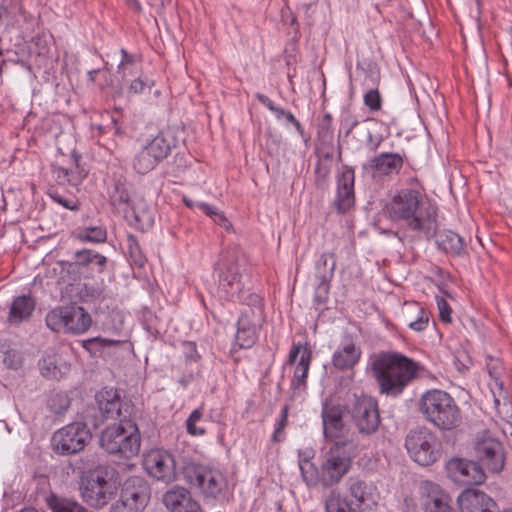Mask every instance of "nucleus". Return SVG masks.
<instances>
[{"label":"nucleus","mask_w":512,"mask_h":512,"mask_svg":"<svg viewBox=\"0 0 512 512\" xmlns=\"http://www.w3.org/2000/svg\"><path fill=\"white\" fill-rule=\"evenodd\" d=\"M123 342L120 340L94 337L82 341V347L88 351L91 355H97L102 350L108 347L120 346Z\"/></svg>","instance_id":"nucleus-34"},{"label":"nucleus","mask_w":512,"mask_h":512,"mask_svg":"<svg viewBox=\"0 0 512 512\" xmlns=\"http://www.w3.org/2000/svg\"><path fill=\"white\" fill-rule=\"evenodd\" d=\"M186 351V358L189 361H197L200 358V355L197 352L196 344L193 342H185L183 344Z\"/></svg>","instance_id":"nucleus-54"},{"label":"nucleus","mask_w":512,"mask_h":512,"mask_svg":"<svg viewBox=\"0 0 512 512\" xmlns=\"http://www.w3.org/2000/svg\"><path fill=\"white\" fill-rule=\"evenodd\" d=\"M379 78H380V76H379V72H377V73H376V76H375V80H376V81H378V80H379Z\"/></svg>","instance_id":"nucleus-64"},{"label":"nucleus","mask_w":512,"mask_h":512,"mask_svg":"<svg viewBox=\"0 0 512 512\" xmlns=\"http://www.w3.org/2000/svg\"><path fill=\"white\" fill-rule=\"evenodd\" d=\"M45 322L47 327L54 332L79 335L89 330L92 318L82 306L67 305L49 311Z\"/></svg>","instance_id":"nucleus-7"},{"label":"nucleus","mask_w":512,"mask_h":512,"mask_svg":"<svg viewBox=\"0 0 512 512\" xmlns=\"http://www.w3.org/2000/svg\"><path fill=\"white\" fill-rule=\"evenodd\" d=\"M265 321L263 308H257L252 310H242L241 316L238 320V325L243 326V322L246 323L245 327L260 330Z\"/></svg>","instance_id":"nucleus-37"},{"label":"nucleus","mask_w":512,"mask_h":512,"mask_svg":"<svg viewBox=\"0 0 512 512\" xmlns=\"http://www.w3.org/2000/svg\"><path fill=\"white\" fill-rule=\"evenodd\" d=\"M299 467H300L302 476L306 481H312L314 479L315 469L311 462H309L308 460H304V461L300 462Z\"/></svg>","instance_id":"nucleus-49"},{"label":"nucleus","mask_w":512,"mask_h":512,"mask_svg":"<svg viewBox=\"0 0 512 512\" xmlns=\"http://www.w3.org/2000/svg\"><path fill=\"white\" fill-rule=\"evenodd\" d=\"M246 263V255L237 245L227 247L220 255L217 263L219 291L229 300L238 299L243 291Z\"/></svg>","instance_id":"nucleus-5"},{"label":"nucleus","mask_w":512,"mask_h":512,"mask_svg":"<svg viewBox=\"0 0 512 512\" xmlns=\"http://www.w3.org/2000/svg\"><path fill=\"white\" fill-rule=\"evenodd\" d=\"M354 202V172L345 170L337 180L335 205L339 212L345 213L354 205Z\"/></svg>","instance_id":"nucleus-26"},{"label":"nucleus","mask_w":512,"mask_h":512,"mask_svg":"<svg viewBox=\"0 0 512 512\" xmlns=\"http://www.w3.org/2000/svg\"><path fill=\"white\" fill-rule=\"evenodd\" d=\"M299 356L298 363L294 369V376L291 387L294 390H305L308 371L312 358V351L310 346L305 343L295 344L289 352L287 362L293 364Z\"/></svg>","instance_id":"nucleus-18"},{"label":"nucleus","mask_w":512,"mask_h":512,"mask_svg":"<svg viewBox=\"0 0 512 512\" xmlns=\"http://www.w3.org/2000/svg\"><path fill=\"white\" fill-rule=\"evenodd\" d=\"M100 446L109 454L125 459L138 455L141 435L138 426L130 419H120L107 426L101 433Z\"/></svg>","instance_id":"nucleus-4"},{"label":"nucleus","mask_w":512,"mask_h":512,"mask_svg":"<svg viewBox=\"0 0 512 512\" xmlns=\"http://www.w3.org/2000/svg\"><path fill=\"white\" fill-rule=\"evenodd\" d=\"M424 489L426 491L425 512H453L450 497L441 490L439 485L427 482Z\"/></svg>","instance_id":"nucleus-28"},{"label":"nucleus","mask_w":512,"mask_h":512,"mask_svg":"<svg viewBox=\"0 0 512 512\" xmlns=\"http://www.w3.org/2000/svg\"><path fill=\"white\" fill-rule=\"evenodd\" d=\"M334 165L335 163L332 154L325 153L319 157L315 166V185L318 188L323 189L326 187Z\"/></svg>","instance_id":"nucleus-33"},{"label":"nucleus","mask_w":512,"mask_h":512,"mask_svg":"<svg viewBox=\"0 0 512 512\" xmlns=\"http://www.w3.org/2000/svg\"><path fill=\"white\" fill-rule=\"evenodd\" d=\"M35 305V300L30 295H22L16 297L10 306L8 315L9 322L18 324L28 319L32 315L35 309Z\"/></svg>","instance_id":"nucleus-30"},{"label":"nucleus","mask_w":512,"mask_h":512,"mask_svg":"<svg viewBox=\"0 0 512 512\" xmlns=\"http://www.w3.org/2000/svg\"><path fill=\"white\" fill-rule=\"evenodd\" d=\"M362 351L351 339H346L332 356L335 368L345 371L352 369L360 360Z\"/></svg>","instance_id":"nucleus-27"},{"label":"nucleus","mask_w":512,"mask_h":512,"mask_svg":"<svg viewBox=\"0 0 512 512\" xmlns=\"http://www.w3.org/2000/svg\"><path fill=\"white\" fill-rule=\"evenodd\" d=\"M109 512H140V511H138L136 508L131 507L130 505H128L127 503H125L124 501L119 499L112 504Z\"/></svg>","instance_id":"nucleus-52"},{"label":"nucleus","mask_w":512,"mask_h":512,"mask_svg":"<svg viewBox=\"0 0 512 512\" xmlns=\"http://www.w3.org/2000/svg\"><path fill=\"white\" fill-rule=\"evenodd\" d=\"M344 408L340 404L326 400L322 405V425L324 437L328 440L344 441L348 428L343 421Z\"/></svg>","instance_id":"nucleus-15"},{"label":"nucleus","mask_w":512,"mask_h":512,"mask_svg":"<svg viewBox=\"0 0 512 512\" xmlns=\"http://www.w3.org/2000/svg\"><path fill=\"white\" fill-rule=\"evenodd\" d=\"M159 162L148 150L142 149L135 155L133 161L134 169L140 174H146L153 170Z\"/></svg>","instance_id":"nucleus-35"},{"label":"nucleus","mask_w":512,"mask_h":512,"mask_svg":"<svg viewBox=\"0 0 512 512\" xmlns=\"http://www.w3.org/2000/svg\"><path fill=\"white\" fill-rule=\"evenodd\" d=\"M54 199H55L58 203H60L61 205H63L65 208H67V209H70V210H75V209H77L76 204H71V202H70V201H68V200H65V199H63V198H61V197H54Z\"/></svg>","instance_id":"nucleus-58"},{"label":"nucleus","mask_w":512,"mask_h":512,"mask_svg":"<svg viewBox=\"0 0 512 512\" xmlns=\"http://www.w3.org/2000/svg\"><path fill=\"white\" fill-rule=\"evenodd\" d=\"M146 473L157 481L171 483L176 480V462L171 453L163 449H151L143 457Z\"/></svg>","instance_id":"nucleus-13"},{"label":"nucleus","mask_w":512,"mask_h":512,"mask_svg":"<svg viewBox=\"0 0 512 512\" xmlns=\"http://www.w3.org/2000/svg\"><path fill=\"white\" fill-rule=\"evenodd\" d=\"M326 512H354L348 501L337 491H331L325 500Z\"/></svg>","instance_id":"nucleus-38"},{"label":"nucleus","mask_w":512,"mask_h":512,"mask_svg":"<svg viewBox=\"0 0 512 512\" xmlns=\"http://www.w3.org/2000/svg\"><path fill=\"white\" fill-rule=\"evenodd\" d=\"M48 405L51 411H53L54 413H61L62 411L67 409L68 400L63 395L56 394L55 396L50 398Z\"/></svg>","instance_id":"nucleus-47"},{"label":"nucleus","mask_w":512,"mask_h":512,"mask_svg":"<svg viewBox=\"0 0 512 512\" xmlns=\"http://www.w3.org/2000/svg\"><path fill=\"white\" fill-rule=\"evenodd\" d=\"M191 483L196 485L206 496L215 497L223 487L224 479L220 472L204 467H194Z\"/></svg>","instance_id":"nucleus-22"},{"label":"nucleus","mask_w":512,"mask_h":512,"mask_svg":"<svg viewBox=\"0 0 512 512\" xmlns=\"http://www.w3.org/2000/svg\"><path fill=\"white\" fill-rule=\"evenodd\" d=\"M363 100L370 112H378L382 108V97L378 89H370L367 91Z\"/></svg>","instance_id":"nucleus-43"},{"label":"nucleus","mask_w":512,"mask_h":512,"mask_svg":"<svg viewBox=\"0 0 512 512\" xmlns=\"http://www.w3.org/2000/svg\"><path fill=\"white\" fill-rule=\"evenodd\" d=\"M212 220L216 224L224 227L226 230L231 229V223L229 222V220L226 218V216L221 211H218V213L212 218Z\"/></svg>","instance_id":"nucleus-56"},{"label":"nucleus","mask_w":512,"mask_h":512,"mask_svg":"<svg viewBox=\"0 0 512 512\" xmlns=\"http://www.w3.org/2000/svg\"><path fill=\"white\" fill-rule=\"evenodd\" d=\"M278 116H280L281 114H277ZM285 118L287 119V121H289L290 123H292L293 125H295L297 128H300V123L299 121L295 118V116L291 113V112H286L284 111V114Z\"/></svg>","instance_id":"nucleus-59"},{"label":"nucleus","mask_w":512,"mask_h":512,"mask_svg":"<svg viewBox=\"0 0 512 512\" xmlns=\"http://www.w3.org/2000/svg\"><path fill=\"white\" fill-rule=\"evenodd\" d=\"M150 496L151 489L148 482L141 476H131L124 482L119 499L142 512Z\"/></svg>","instance_id":"nucleus-16"},{"label":"nucleus","mask_w":512,"mask_h":512,"mask_svg":"<svg viewBox=\"0 0 512 512\" xmlns=\"http://www.w3.org/2000/svg\"><path fill=\"white\" fill-rule=\"evenodd\" d=\"M124 1L133 10H135L137 12L141 11V5L138 0H124Z\"/></svg>","instance_id":"nucleus-60"},{"label":"nucleus","mask_w":512,"mask_h":512,"mask_svg":"<svg viewBox=\"0 0 512 512\" xmlns=\"http://www.w3.org/2000/svg\"><path fill=\"white\" fill-rule=\"evenodd\" d=\"M418 408L424 419L441 431H452L462 424L461 409L446 391H426L419 399Z\"/></svg>","instance_id":"nucleus-3"},{"label":"nucleus","mask_w":512,"mask_h":512,"mask_svg":"<svg viewBox=\"0 0 512 512\" xmlns=\"http://www.w3.org/2000/svg\"><path fill=\"white\" fill-rule=\"evenodd\" d=\"M346 485L350 496L358 506L371 508L377 504L378 491L373 483L358 478H349Z\"/></svg>","instance_id":"nucleus-24"},{"label":"nucleus","mask_w":512,"mask_h":512,"mask_svg":"<svg viewBox=\"0 0 512 512\" xmlns=\"http://www.w3.org/2000/svg\"><path fill=\"white\" fill-rule=\"evenodd\" d=\"M404 165V158L399 153L383 152L371 158L363 166L373 179L396 175Z\"/></svg>","instance_id":"nucleus-17"},{"label":"nucleus","mask_w":512,"mask_h":512,"mask_svg":"<svg viewBox=\"0 0 512 512\" xmlns=\"http://www.w3.org/2000/svg\"><path fill=\"white\" fill-rule=\"evenodd\" d=\"M91 438V432L85 423L74 422L54 432L51 446L57 454L72 455L82 451Z\"/></svg>","instance_id":"nucleus-10"},{"label":"nucleus","mask_w":512,"mask_h":512,"mask_svg":"<svg viewBox=\"0 0 512 512\" xmlns=\"http://www.w3.org/2000/svg\"><path fill=\"white\" fill-rule=\"evenodd\" d=\"M257 99L264 105L266 106L269 110L277 113V114H284V110L283 109H280V108H276L274 106V103L273 101L268 98L267 96L263 95V94H260L258 93L256 95Z\"/></svg>","instance_id":"nucleus-55"},{"label":"nucleus","mask_w":512,"mask_h":512,"mask_svg":"<svg viewBox=\"0 0 512 512\" xmlns=\"http://www.w3.org/2000/svg\"><path fill=\"white\" fill-rule=\"evenodd\" d=\"M70 364L54 351H46L38 361L40 374L48 380H60L70 372Z\"/></svg>","instance_id":"nucleus-23"},{"label":"nucleus","mask_w":512,"mask_h":512,"mask_svg":"<svg viewBox=\"0 0 512 512\" xmlns=\"http://www.w3.org/2000/svg\"><path fill=\"white\" fill-rule=\"evenodd\" d=\"M288 411H289L288 405H284L281 410L280 419H279L277 426L275 428V431L272 435V440L274 442H279L282 439L281 436H282L283 431L286 428L287 422H288Z\"/></svg>","instance_id":"nucleus-45"},{"label":"nucleus","mask_w":512,"mask_h":512,"mask_svg":"<svg viewBox=\"0 0 512 512\" xmlns=\"http://www.w3.org/2000/svg\"><path fill=\"white\" fill-rule=\"evenodd\" d=\"M197 207H199L206 215H208L211 219L218 213V209L212 205L206 203H197Z\"/></svg>","instance_id":"nucleus-57"},{"label":"nucleus","mask_w":512,"mask_h":512,"mask_svg":"<svg viewBox=\"0 0 512 512\" xmlns=\"http://www.w3.org/2000/svg\"><path fill=\"white\" fill-rule=\"evenodd\" d=\"M379 391L387 396H398L416 377L418 365L399 353L380 354L371 365Z\"/></svg>","instance_id":"nucleus-2"},{"label":"nucleus","mask_w":512,"mask_h":512,"mask_svg":"<svg viewBox=\"0 0 512 512\" xmlns=\"http://www.w3.org/2000/svg\"><path fill=\"white\" fill-rule=\"evenodd\" d=\"M117 487L107 467L98 466L81 479L80 495L93 508L105 507L116 495Z\"/></svg>","instance_id":"nucleus-6"},{"label":"nucleus","mask_w":512,"mask_h":512,"mask_svg":"<svg viewBox=\"0 0 512 512\" xmlns=\"http://www.w3.org/2000/svg\"><path fill=\"white\" fill-rule=\"evenodd\" d=\"M320 263L323 266H329V272L333 274L336 268V257L334 253H323L320 257Z\"/></svg>","instance_id":"nucleus-51"},{"label":"nucleus","mask_w":512,"mask_h":512,"mask_svg":"<svg viewBox=\"0 0 512 512\" xmlns=\"http://www.w3.org/2000/svg\"><path fill=\"white\" fill-rule=\"evenodd\" d=\"M352 421L361 434L375 433L380 425V416L377 400L368 395L355 396L349 407Z\"/></svg>","instance_id":"nucleus-12"},{"label":"nucleus","mask_w":512,"mask_h":512,"mask_svg":"<svg viewBox=\"0 0 512 512\" xmlns=\"http://www.w3.org/2000/svg\"><path fill=\"white\" fill-rule=\"evenodd\" d=\"M246 323L238 325L236 333V342L240 348H250L253 346L258 338L259 330L245 327Z\"/></svg>","instance_id":"nucleus-40"},{"label":"nucleus","mask_w":512,"mask_h":512,"mask_svg":"<svg viewBox=\"0 0 512 512\" xmlns=\"http://www.w3.org/2000/svg\"><path fill=\"white\" fill-rule=\"evenodd\" d=\"M405 306L403 320L409 328L417 332L425 330L429 322L428 312L417 302H409Z\"/></svg>","instance_id":"nucleus-29"},{"label":"nucleus","mask_w":512,"mask_h":512,"mask_svg":"<svg viewBox=\"0 0 512 512\" xmlns=\"http://www.w3.org/2000/svg\"><path fill=\"white\" fill-rule=\"evenodd\" d=\"M163 503L170 512H203L184 487L175 486L163 495Z\"/></svg>","instance_id":"nucleus-20"},{"label":"nucleus","mask_w":512,"mask_h":512,"mask_svg":"<svg viewBox=\"0 0 512 512\" xmlns=\"http://www.w3.org/2000/svg\"><path fill=\"white\" fill-rule=\"evenodd\" d=\"M8 11H7V8L6 7H0V21L2 20V17L4 16V14H6Z\"/></svg>","instance_id":"nucleus-63"},{"label":"nucleus","mask_w":512,"mask_h":512,"mask_svg":"<svg viewBox=\"0 0 512 512\" xmlns=\"http://www.w3.org/2000/svg\"><path fill=\"white\" fill-rule=\"evenodd\" d=\"M446 471L454 483L463 486L479 485L486 479V475L478 463L463 458L449 460L446 463Z\"/></svg>","instance_id":"nucleus-14"},{"label":"nucleus","mask_w":512,"mask_h":512,"mask_svg":"<svg viewBox=\"0 0 512 512\" xmlns=\"http://www.w3.org/2000/svg\"><path fill=\"white\" fill-rule=\"evenodd\" d=\"M94 262L99 267L98 272H102L107 259L105 256L88 249L80 250L75 253V263L79 266H88Z\"/></svg>","instance_id":"nucleus-36"},{"label":"nucleus","mask_w":512,"mask_h":512,"mask_svg":"<svg viewBox=\"0 0 512 512\" xmlns=\"http://www.w3.org/2000/svg\"><path fill=\"white\" fill-rule=\"evenodd\" d=\"M257 308H263L262 298L255 293H251L246 298V307L243 310L254 311Z\"/></svg>","instance_id":"nucleus-50"},{"label":"nucleus","mask_w":512,"mask_h":512,"mask_svg":"<svg viewBox=\"0 0 512 512\" xmlns=\"http://www.w3.org/2000/svg\"><path fill=\"white\" fill-rule=\"evenodd\" d=\"M382 141L383 137L381 135L369 134L366 141V147L369 151L374 152L380 147Z\"/></svg>","instance_id":"nucleus-53"},{"label":"nucleus","mask_w":512,"mask_h":512,"mask_svg":"<svg viewBox=\"0 0 512 512\" xmlns=\"http://www.w3.org/2000/svg\"><path fill=\"white\" fill-rule=\"evenodd\" d=\"M474 452L479 462L493 472H500L505 463L502 443L488 429L478 432L474 438Z\"/></svg>","instance_id":"nucleus-11"},{"label":"nucleus","mask_w":512,"mask_h":512,"mask_svg":"<svg viewBox=\"0 0 512 512\" xmlns=\"http://www.w3.org/2000/svg\"><path fill=\"white\" fill-rule=\"evenodd\" d=\"M421 194L416 189L400 190L384 208L385 215L393 222H403L410 230L430 237L436 233L434 213L420 209Z\"/></svg>","instance_id":"nucleus-1"},{"label":"nucleus","mask_w":512,"mask_h":512,"mask_svg":"<svg viewBox=\"0 0 512 512\" xmlns=\"http://www.w3.org/2000/svg\"><path fill=\"white\" fill-rule=\"evenodd\" d=\"M356 450L352 439L336 441L329 449L322 464V484L326 487L338 483L348 472L351 458Z\"/></svg>","instance_id":"nucleus-8"},{"label":"nucleus","mask_w":512,"mask_h":512,"mask_svg":"<svg viewBox=\"0 0 512 512\" xmlns=\"http://www.w3.org/2000/svg\"><path fill=\"white\" fill-rule=\"evenodd\" d=\"M436 243L440 249L452 255H460L464 251L462 238L453 231L438 233Z\"/></svg>","instance_id":"nucleus-32"},{"label":"nucleus","mask_w":512,"mask_h":512,"mask_svg":"<svg viewBox=\"0 0 512 512\" xmlns=\"http://www.w3.org/2000/svg\"><path fill=\"white\" fill-rule=\"evenodd\" d=\"M77 239L82 242L102 243L106 240V230L100 226L81 229L76 234Z\"/></svg>","instance_id":"nucleus-39"},{"label":"nucleus","mask_w":512,"mask_h":512,"mask_svg":"<svg viewBox=\"0 0 512 512\" xmlns=\"http://www.w3.org/2000/svg\"><path fill=\"white\" fill-rule=\"evenodd\" d=\"M203 412L202 408H197L192 411L188 419L186 420L187 432L192 436H203L206 433L205 427L198 426V422L202 420Z\"/></svg>","instance_id":"nucleus-41"},{"label":"nucleus","mask_w":512,"mask_h":512,"mask_svg":"<svg viewBox=\"0 0 512 512\" xmlns=\"http://www.w3.org/2000/svg\"><path fill=\"white\" fill-rule=\"evenodd\" d=\"M457 502L461 512H497L494 500L479 490L466 489Z\"/></svg>","instance_id":"nucleus-21"},{"label":"nucleus","mask_w":512,"mask_h":512,"mask_svg":"<svg viewBox=\"0 0 512 512\" xmlns=\"http://www.w3.org/2000/svg\"><path fill=\"white\" fill-rule=\"evenodd\" d=\"M405 446L410 457L422 466L433 464L439 456L438 439L426 427L411 430L406 437Z\"/></svg>","instance_id":"nucleus-9"},{"label":"nucleus","mask_w":512,"mask_h":512,"mask_svg":"<svg viewBox=\"0 0 512 512\" xmlns=\"http://www.w3.org/2000/svg\"><path fill=\"white\" fill-rule=\"evenodd\" d=\"M153 86L154 82L152 80L139 77L131 82L129 92L133 94H141L145 93L146 91L150 92Z\"/></svg>","instance_id":"nucleus-44"},{"label":"nucleus","mask_w":512,"mask_h":512,"mask_svg":"<svg viewBox=\"0 0 512 512\" xmlns=\"http://www.w3.org/2000/svg\"><path fill=\"white\" fill-rule=\"evenodd\" d=\"M171 136L169 130L162 131L149 141L144 148L160 162L168 156L171 148L176 145L175 141L171 140Z\"/></svg>","instance_id":"nucleus-31"},{"label":"nucleus","mask_w":512,"mask_h":512,"mask_svg":"<svg viewBox=\"0 0 512 512\" xmlns=\"http://www.w3.org/2000/svg\"><path fill=\"white\" fill-rule=\"evenodd\" d=\"M129 253L134 263L138 266H143L145 263V257L142 255L136 240L133 237H129Z\"/></svg>","instance_id":"nucleus-46"},{"label":"nucleus","mask_w":512,"mask_h":512,"mask_svg":"<svg viewBox=\"0 0 512 512\" xmlns=\"http://www.w3.org/2000/svg\"><path fill=\"white\" fill-rule=\"evenodd\" d=\"M99 411L106 419H128L129 406L123 404L114 388H104L96 395Z\"/></svg>","instance_id":"nucleus-19"},{"label":"nucleus","mask_w":512,"mask_h":512,"mask_svg":"<svg viewBox=\"0 0 512 512\" xmlns=\"http://www.w3.org/2000/svg\"><path fill=\"white\" fill-rule=\"evenodd\" d=\"M80 157L73 153L71 155V163L69 166L62 165L58 162L52 165L54 178L60 185L77 186L86 177V172L79 166Z\"/></svg>","instance_id":"nucleus-25"},{"label":"nucleus","mask_w":512,"mask_h":512,"mask_svg":"<svg viewBox=\"0 0 512 512\" xmlns=\"http://www.w3.org/2000/svg\"><path fill=\"white\" fill-rule=\"evenodd\" d=\"M184 203L188 207H194L195 206V204H194V202L192 200H189V199H186V198H184Z\"/></svg>","instance_id":"nucleus-62"},{"label":"nucleus","mask_w":512,"mask_h":512,"mask_svg":"<svg viewBox=\"0 0 512 512\" xmlns=\"http://www.w3.org/2000/svg\"><path fill=\"white\" fill-rule=\"evenodd\" d=\"M110 199L114 206H128L130 195L127 187L122 183H116L110 193Z\"/></svg>","instance_id":"nucleus-42"},{"label":"nucleus","mask_w":512,"mask_h":512,"mask_svg":"<svg viewBox=\"0 0 512 512\" xmlns=\"http://www.w3.org/2000/svg\"><path fill=\"white\" fill-rule=\"evenodd\" d=\"M121 53L123 55L122 60L120 61V64H128L131 60L129 59V55L124 49H121Z\"/></svg>","instance_id":"nucleus-61"},{"label":"nucleus","mask_w":512,"mask_h":512,"mask_svg":"<svg viewBox=\"0 0 512 512\" xmlns=\"http://www.w3.org/2000/svg\"><path fill=\"white\" fill-rule=\"evenodd\" d=\"M437 307L441 321L449 323L451 321V308L444 298H437Z\"/></svg>","instance_id":"nucleus-48"}]
</instances>
